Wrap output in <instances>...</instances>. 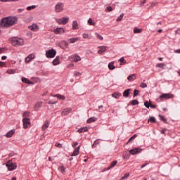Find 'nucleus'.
<instances>
[{
  "label": "nucleus",
  "mask_w": 180,
  "mask_h": 180,
  "mask_svg": "<svg viewBox=\"0 0 180 180\" xmlns=\"http://www.w3.org/2000/svg\"><path fill=\"white\" fill-rule=\"evenodd\" d=\"M115 62H110L109 64H108V68L109 70H115V68H116V67H115Z\"/></svg>",
  "instance_id": "nucleus-22"
},
{
  "label": "nucleus",
  "mask_w": 180,
  "mask_h": 180,
  "mask_svg": "<svg viewBox=\"0 0 180 180\" xmlns=\"http://www.w3.org/2000/svg\"><path fill=\"white\" fill-rule=\"evenodd\" d=\"M25 11V8H18V12H19V13L23 12Z\"/></svg>",
  "instance_id": "nucleus-59"
},
{
  "label": "nucleus",
  "mask_w": 180,
  "mask_h": 180,
  "mask_svg": "<svg viewBox=\"0 0 180 180\" xmlns=\"http://www.w3.org/2000/svg\"><path fill=\"white\" fill-rule=\"evenodd\" d=\"M32 9H36V6L32 5V6L27 7V11H32Z\"/></svg>",
  "instance_id": "nucleus-39"
},
{
  "label": "nucleus",
  "mask_w": 180,
  "mask_h": 180,
  "mask_svg": "<svg viewBox=\"0 0 180 180\" xmlns=\"http://www.w3.org/2000/svg\"><path fill=\"white\" fill-rule=\"evenodd\" d=\"M81 148V146H79L77 148L75 149L71 157H77L79 154V149Z\"/></svg>",
  "instance_id": "nucleus-10"
},
{
  "label": "nucleus",
  "mask_w": 180,
  "mask_h": 180,
  "mask_svg": "<svg viewBox=\"0 0 180 180\" xmlns=\"http://www.w3.org/2000/svg\"><path fill=\"white\" fill-rule=\"evenodd\" d=\"M42 102H38L35 104V105L34 106V110H35V112H37V110H39V109H40L41 108V105H42Z\"/></svg>",
  "instance_id": "nucleus-11"
},
{
  "label": "nucleus",
  "mask_w": 180,
  "mask_h": 180,
  "mask_svg": "<svg viewBox=\"0 0 180 180\" xmlns=\"http://www.w3.org/2000/svg\"><path fill=\"white\" fill-rule=\"evenodd\" d=\"M130 175L129 173H125L124 176L121 178V179H124V178H128V176Z\"/></svg>",
  "instance_id": "nucleus-47"
},
{
  "label": "nucleus",
  "mask_w": 180,
  "mask_h": 180,
  "mask_svg": "<svg viewBox=\"0 0 180 180\" xmlns=\"http://www.w3.org/2000/svg\"><path fill=\"white\" fill-rule=\"evenodd\" d=\"M150 108H151L152 109H155V108H157V105L150 103Z\"/></svg>",
  "instance_id": "nucleus-56"
},
{
  "label": "nucleus",
  "mask_w": 180,
  "mask_h": 180,
  "mask_svg": "<svg viewBox=\"0 0 180 180\" xmlns=\"http://www.w3.org/2000/svg\"><path fill=\"white\" fill-rule=\"evenodd\" d=\"M56 146L58 147V148H62L63 146L60 143H56Z\"/></svg>",
  "instance_id": "nucleus-50"
},
{
  "label": "nucleus",
  "mask_w": 180,
  "mask_h": 180,
  "mask_svg": "<svg viewBox=\"0 0 180 180\" xmlns=\"http://www.w3.org/2000/svg\"><path fill=\"white\" fill-rule=\"evenodd\" d=\"M14 133H15V129H11L6 134V137L11 138L12 137Z\"/></svg>",
  "instance_id": "nucleus-18"
},
{
  "label": "nucleus",
  "mask_w": 180,
  "mask_h": 180,
  "mask_svg": "<svg viewBox=\"0 0 180 180\" xmlns=\"http://www.w3.org/2000/svg\"><path fill=\"white\" fill-rule=\"evenodd\" d=\"M103 52L100 49L98 51V54H102Z\"/></svg>",
  "instance_id": "nucleus-64"
},
{
  "label": "nucleus",
  "mask_w": 180,
  "mask_h": 180,
  "mask_svg": "<svg viewBox=\"0 0 180 180\" xmlns=\"http://www.w3.org/2000/svg\"><path fill=\"white\" fill-rule=\"evenodd\" d=\"M150 105H151V103H150V102H148V101H145V103H144V106L146 108H147L148 109L150 108Z\"/></svg>",
  "instance_id": "nucleus-37"
},
{
  "label": "nucleus",
  "mask_w": 180,
  "mask_h": 180,
  "mask_svg": "<svg viewBox=\"0 0 180 180\" xmlns=\"http://www.w3.org/2000/svg\"><path fill=\"white\" fill-rule=\"evenodd\" d=\"M88 37H89V35H88V34H83V39H88Z\"/></svg>",
  "instance_id": "nucleus-54"
},
{
  "label": "nucleus",
  "mask_w": 180,
  "mask_h": 180,
  "mask_svg": "<svg viewBox=\"0 0 180 180\" xmlns=\"http://www.w3.org/2000/svg\"><path fill=\"white\" fill-rule=\"evenodd\" d=\"M14 25H18V17L16 16L5 17L0 21L1 27H11Z\"/></svg>",
  "instance_id": "nucleus-1"
},
{
  "label": "nucleus",
  "mask_w": 180,
  "mask_h": 180,
  "mask_svg": "<svg viewBox=\"0 0 180 180\" xmlns=\"http://www.w3.org/2000/svg\"><path fill=\"white\" fill-rule=\"evenodd\" d=\"M37 27H38L37 24H33L32 25L29 26V29L30 30H34V31L37 30Z\"/></svg>",
  "instance_id": "nucleus-21"
},
{
  "label": "nucleus",
  "mask_w": 180,
  "mask_h": 180,
  "mask_svg": "<svg viewBox=\"0 0 180 180\" xmlns=\"http://www.w3.org/2000/svg\"><path fill=\"white\" fill-rule=\"evenodd\" d=\"M123 158L124 160H127V158H130V155H123Z\"/></svg>",
  "instance_id": "nucleus-55"
},
{
  "label": "nucleus",
  "mask_w": 180,
  "mask_h": 180,
  "mask_svg": "<svg viewBox=\"0 0 180 180\" xmlns=\"http://www.w3.org/2000/svg\"><path fill=\"white\" fill-rule=\"evenodd\" d=\"M160 117V120H161L162 122H163V123H168L167 118H165L164 116L162 115H159Z\"/></svg>",
  "instance_id": "nucleus-29"
},
{
  "label": "nucleus",
  "mask_w": 180,
  "mask_h": 180,
  "mask_svg": "<svg viewBox=\"0 0 180 180\" xmlns=\"http://www.w3.org/2000/svg\"><path fill=\"white\" fill-rule=\"evenodd\" d=\"M123 16H124V13H122L117 18V22H120V20H122V19H123Z\"/></svg>",
  "instance_id": "nucleus-38"
},
{
  "label": "nucleus",
  "mask_w": 180,
  "mask_h": 180,
  "mask_svg": "<svg viewBox=\"0 0 180 180\" xmlns=\"http://www.w3.org/2000/svg\"><path fill=\"white\" fill-rule=\"evenodd\" d=\"M63 11H64V4L58 2L55 6V12H63Z\"/></svg>",
  "instance_id": "nucleus-6"
},
{
  "label": "nucleus",
  "mask_w": 180,
  "mask_h": 180,
  "mask_svg": "<svg viewBox=\"0 0 180 180\" xmlns=\"http://www.w3.org/2000/svg\"><path fill=\"white\" fill-rule=\"evenodd\" d=\"M6 166L7 167L8 171H14V169H16L17 167L16 164H13L12 160H9L6 163Z\"/></svg>",
  "instance_id": "nucleus-4"
},
{
  "label": "nucleus",
  "mask_w": 180,
  "mask_h": 180,
  "mask_svg": "<svg viewBox=\"0 0 180 180\" xmlns=\"http://www.w3.org/2000/svg\"><path fill=\"white\" fill-rule=\"evenodd\" d=\"M144 4H146V0H143V1L141 2V6H143Z\"/></svg>",
  "instance_id": "nucleus-63"
},
{
  "label": "nucleus",
  "mask_w": 180,
  "mask_h": 180,
  "mask_svg": "<svg viewBox=\"0 0 180 180\" xmlns=\"http://www.w3.org/2000/svg\"><path fill=\"white\" fill-rule=\"evenodd\" d=\"M70 20L69 18L63 17L62 18L63 25H67Z\"/></svg>",
  "instance_id": "nucleus-25"
},
{
  "label": "nucleus",
  "mask_w": 180,
  "mask_h": 180,
  "mask_svg": "<svg viewBox=\"0 0 180 180\" xmlns=\"http://www.w3.org/2000/svg\"><path fill=\"white\" fill-rule=\"evenodd\" d=\"M106 11H108V12H112V11H113V8H112V6H107Z\"/></svg>",
  "instance_id": "nucleus-49"
},
{
  "label": "nucleus",
  "mask_w": 180,
  "mask_h": 180,
  "mask_svg": "<svg viewBox=\"0 0 180 180\" xmlns=\"http://www.w3.org/2000/svg\"><path fill=\"white\" fill-rule=\"evenodd\" d=\"M56 22H57V23H58V25H63V19H61V18H57L56 19Z\"/></svg>",
  "instance_id": "nucleus-44"
},
{
  "label": "nucleus",
  "mask_w": 180,
  "mask_h": 180,
  "mask_svg": "<svg viewBox=\"0 0 180 180\" xmlns=\"http://www.w3.org/2000/svg\"><path fill=\"white\" fill-rule=\"evenodd\" d=\"M112 96L113 98H115V99H119V98H120V96H122V94L119 93V92H115L112 94Z\"/></svg>",
  "instance_id": "nucleus-19"
},
{
  "label": "nucleus",
  "mask_w": 180,
  "mask_h": 180,
  "mask_svg": "<svg viewBox=\"0 0 180 180\" xmlns=\"http://www.w3.org/2000/svg\"><path fill=\"white\" fill-rule=\"evenodd\" d=\"M56 54H57V51L54 49L46 51L47 58H54Z\"/></svg>",
  "instance_id": "nucleus-3"
},
{
  "label": "nucleus",
  "mask_w": 180,
  "mask_h": 180,
  "mask_svg": "<svg viewBox=\"0 0 180 180\" xmlns=\"http://www.w3.org/2000/svg\"><path fill=\"white\" fill-rule=\"evenodd\" d=\"M135 79H136V75H134V74H132V75L128 76V77H127L128 81H134Z\"/></svg>",
  "instance_id": "nucleus-23"
},
{
  "label": "nucleus",
  "mask_w": 180,
  "mask_h": 180,
  "mask_svg": "<svg viewBox=\"0 0 180 180\" xmlns=\"http://www.w3.org/2000/svg\"><path fill=\"white\" fill-rule=\"evenodd\" d=\"M50 126V121L46 120L45 124L42 126V131H44Z\"/></svg>",
  "instance_id": "nucleus-13"
},
{
  "label": "nucleus",
  "mask_w": 180,
  "mask_h": 180,
  "mask_svg": "<svg viewBox=\"0 0 180 180\" xmlns=\"http://www.w3.org/2000/svg\"><path fill=\"white\" fill-rule=\"evenodd\" d=\"M48 103H49V105H54V104H56V103H57V102H53V101H49V102H48Z\"/></svg>",
  "instance_id": "nucleus-57"
},
{
  "label": "nucleus",
  "mask_w": 180,
  "mask_h": 180,
  "mask_svg": "<svg viewBox=\"0 0 180 180\" xmlns=\"http://www.w3.org/2000/svg\"><path fill=\"white\" fill-rule=\"evenodd\" d=\"M119 61L120 62V65H123V64H126V60H124V58H121Z\"/></svg>",
  "instance_id": "nucleus-33"
},
{
  "label": "nucleus",
  "mask_w": 180,
  "mask_h": 180,
  "mask_svg": "<svg viewBox=\"0 0 180 180\" xmlns=\"http://www.w3.org/2000/svg\"><path fill=\"white\" fill-rule=\"evenodd\" d=\"M99 144V142L98 141H95L94 144L92 145V148H94V147H95V146Z\"/></svg>",
  "instance_id": "nucleus-53"
},
{
  "label": "nucleus",
  "mask_w": 180,
  "mask_h": 180,
  "mask_svg": "<svg viewBox=\"0 0 180 180\" xmlns=\"http://www.w3.org/2000/svg\"><path fill=\"white\" fill-rule=\"evenodd\" d=\"M140 87L141 88H147V84L142 82L140 84Z\"/></svg>",
  "instance_id": "nucleus-42"
},
{
  "label": "nucleus",
  "mask_w": 180,
  "mask_h": 180,
  "mask_svg": "<svg viewBox=\"0 0 180 180\" xmlns=\"http://www.w3.org/2000/svg\"><path fill=\"white\" fill-rule=\"evenodd\" d=\"M71 112V109L65 108L61 112V115H68Z\"/></svg>",
  "instance_id": "nucleus-20"
},
{
  "label": "nucleus",
  "mask_w": 180,
  "mask_h": 180,
  "mask_svg": "<svg viewBox=\"0 0 180 180\" xmlns=\"http://www.w3.org/2000/svg\"><path fill=\"white\" fill-rule=\"evenodd\" d=\"M34 58V54H30L26 58H25V63H30L32 60Z\"/></svg>",
  "instance_id": "nucleus-12"
},
{
  "label": "nucleus",
  "mask_w": 180,
  "mask_h": 180,
  "mask_svg": "<svg viewBox=\"0 0 180 180\" xmlns=\"http://www.w3.org/2000/svg\"><path fill=\"white\" fill-rule=\"evenodd\" d=\"M22 117H25V118L30 117V112L29 111L24 112L22 115Z\"/></svg>",
  "instance_id": "nucleus-27"
},
{
  "label": "nucleus",
  "mask_w": 180,
  "mask_h": 180,
  "mask_svg": "<svg viewBox=\"0 0 180 180\" xmlns=\"http://www.w3.org/2000/svg\"><path fill=\"white\" fill-rule=\"evenodd\" d=\"M53 64L54 65H58V64H60V56H56V58L53 60Z\"/></svg>",
  "instance_id": "nucleus-16"
},
{
  "label": "nucleus",
  "mask_w": 180,
  "mask_h": 180,
  "mask_svg": "<svg viewBox=\"0 0 180 180\" xmlns=\"http://www.w3.org/2000/svg\"><path fill=\"white\" fill-rule=\"evenodd\" d=\"M131 105H132V106H135V105H139V101L138 100H132L130 102Z\"/></svg>",
  "instance_id": "nucleus-32"
},
{
  "label": "nucleus",
  "mask_w": 180,
  "mask_h": 180,
  "mask_svg": "<svg viewBox=\"0 0 180 180\" xmlns=\"http://www.w3.org/2000/svg\"><path fill=\"white\" fill-rule=\"evenodd\" d=\"M148 122H150V123H155V117H150L148 120Z\"/></svg>",
  "instance_id": "nucleus-35"
},
{
  "label": "nucleus",
  "mask_w": 180,
  "mask_h": 180,
  "mask_svg": "<svg viewBox=\"0 0 180 180\" xmlns=\"http://www.w3.org/2000/svg\"><path fill=\"white\" fill-rule=\"evenodd\" d=\"M174 98V94H162L160 97L159 99H160L161 101H164L165 99H172Z\"/></svg>",
  "instance_id": "nucleus-5"
},
{
  "label": "nucleus",
  "mask_w": 180,
  "mask_h": 180,
  "mask_svg": "<svg viewBox=\"0 0 180 180\" xmlns=\"http://www.w3.org/2000/svg\"><path fill=\"white\" fill-rule=\"evenodd\" d=\"M75 63H78V61H81V58L79 57V56H76L75 57Z\"/></svg>",
  "instance_id": "nucleus-40"
},
{
  "label": "nucleus",
  "mask_w": 180,
  "mask_h": 180,
  "mask_svg": "<svg viewBox=\"0 0 180 180\" xmlns=\"http://www.w3.org/2000/svg\"><path fill=\"white\" fill-rule=\"evenodd\" d=\"M143 32V29L134 27V33H141Z\"/></svg>",
  "instance_id": "nucleus-31"
},
{
  "label": "nucleus",
  "mask_w": 180,
  "mask_h": 180,
  "mask_svg": "<svg viewBox=\"0 0 180 180\" xmlns=\"http://www.w3.org/2000/svg\"><path fill=\"white\" fill-rule=\"evenodd\" d=\"M60 169H61L62 174H64L65 172V169L64 168V166H61Z\"/></svg>",
  "instance_id": "nucleus-52"
},
{
  "label": "nucleus",
  "mask_w": 180,
  "mask_h": 180,
  "mask_svg": "<svg viewBox=\"0 0 180 180\" xmlns=\"http://www.w3.org/2000/svg\"><path fill=\"white\" fill-rule=\"evenodd\" d=\"M97 39H99V40H103V37L101 36V34L96 33Z\"/></svg>",
  "instance_id": "nucleus-43"
},
{
  "label": "nucleus",
  "mask_w": 180,
  "mask_h": 180,
  "mask_svg": "<svg viewBox=\"0 0 180 180\" xmlns=\"http://www.w3.org/2000/svg\"><path fill=\"white\" fill-rule=\"evenodd\" d=\"M134 139V138H132V136L129 139L128 142L127 143V144H129V143H130L131 141H133Z\"/></svg>",
  "instance_id": "nucleus-61"
},
{
  "label": "nucleus",
  "mask_w": 180,
  "mask_h": 180,
  "mask_svg": "<svg viewBox=\"0 0 180 180\" xmlns=\"http://www.w3.org/2000/svg\"><path fill=\"white\" fill-rule=\"evenodd\" d=\"M74 75L75 77H79L81 75V73L79 72H75Z\"/></svg>",
  "instance_id": "nucleus-51"
},
{
  "label": "nucleus",
  "mask_w": 180,
  "mask_h": 180,
  "mask_svg": "<svg viewBox=\"0 0 180 180\" xmlns=\"http://www.w3.org/2000/svg\"><path fill=\"white\" fill-rule=\"evenodd\" d=\"M78 133H85V131H88V127H81L77 130Z\"/></svg>",
  "instance_id": "nucleus-17"
},
{
  "label": "nucleus",
  "mask_w": 180,
  "mask_h": 180,
  "mask_svg": "<svg viewBox=\"0 0 180 180\" xmlns=\"http://www.w3.org/2000/svg\"><path fill=\"white\" fill-rule=\"evenodd\" d=\"M22 124L24 129H27L29 125H30V119L29 118H23L22 119Z\"/></svg>",
  "instance_id": "nucleus-8"
},
{
  "label": "nucleus",
  "mask_w": 180,
  "mask_h": 180,
  "mask_svg": "<svg viewBox=\"0 0 180 180\" xmlns=\"http://www.w3.org/2000/svg\"><path fill=\"white\" fill-rule=\"evenodd\" d=\"M116 164H117V160H114L111 162L110 165L106 169V171H109V169L113 168V167H115V165H116Z\"/></svg>",
  "instance_id": "nucleus-15"
},
{
  "label": "nucleus",
  "mask_w": 180,
  "mask_h": 180,
  "mask_svg": "<svg viewBox=\"0 0 180 180\" xmlns=\"http://www.w3.org/2000/svg\"><path fill=\"white\" fill-rule=\"evenodd\" d=\"M53 32L55 34H63V33H65V30L64 28H56L54 30Z\"/></svg>",
  "instance_id": "nucleus-9"
},
{
  "label": "nucleus",
  "mask_w": 180,
  "mask_h": 180,
  "mask_svg": "<svg viewBox=\"0 0 180 180\" xmlns=\"http://www.w3.org/2000/svg\"><path fill=\"white\" fill-rule=\"evenodd\" d=\"M140 94V91L135 89L134 91V98H136V96H138V95Z\"/></svg>",
  "instance_id": "nucleus-36"
},
{
  "label": "nucleus",
  "mask_w": 180,
  "mask_h": 180,
  "mask_svg": "<svg viewBox=\"0 0 180 180\" xmlns=\"http://www.w3.org/2000/svg\"><path fill=\"white\" fill-rule=\"evenodd\" d=\"M4 51H5V48H0V54H1V53H4Z\"/></svg>",
  "instance_id": "nucleus-62"
},
{
  "label": "nucleus",
  "mask_w": 180,
  "mask_h": 180,
  "mask_svg": "<svg viewBox=\"0 0 180 180\" xmlns=\"http://www.w3.org/2000/svg\"><path fill=\"white\" fill-rule=\"evenodd\" d=\"M96 117H91L87 120V123H92V122H96Z\"/></svg>",
  "instance_id": "nucleus-26"
},
{
  "label": "nucleus",
  "mask_w": 180,
  "mask_h": 180,
  "mask_svg": "<svg viewBox=\"0 0 180 180\" xmlns=\"http://www.w3.org/2000/svg\"><path fill=\"white\" fill-rule=\"evenodd\" d=\"M11 44L15 47H19V46H23V39L13 37L11 38Z\"/></svg>",
  "instance_id": "nucleus-2"
},
{
  "label": "nucleus",
  "mask_w": 180,
  "mask_h": 180,
  "mask_svg": "<svg viewBox=\"0 0 180 180\" xmlns=\"http://www.w3.org/2000/svg\"><path fill=\"white\" fill-rule=\"evenodd\" d=\"M98 48H100V50L103 53H105V51H106V49H108V46H99Z\"/></svg>",
  "instance_id": "nucleus-34"
},
{
  "label": "nucleus",
  "mask_w": 180,
  "mask_h": 180,
  "mask_svg": "<svg viewBox=\"0 0 180 180\" xmlns=\"http://www.w3.org/2000/svg\"><path fill=\"white\" fill-rule=\"evenodd\" d=\"M143 151V149L140 148H135L134 149H131L129 150V153L131 154L132 155H136V154H140Z\"/></svg>",
  "instance_id": "nucleus-7"
},
{
  "label": "nucleus",
  "mask_w": 180,
  "mask_h": 180,
  "mask_svg": "<svg viewBox=\"0 0 180 180\" xmlns=\"http://www.w3.org/2000/svg\"><path fill=\"white\" fill-rule=\"evenodd\" d=\"M63 44L65 46V47H68V42L66 41H63Z\"/></svg>",
  "instance_id": "nucleus-58"
},
{
  "label": "nucleus",
  "mask_w": 180,
  "mask_h": 180,
  "mask_svg": "<svg viewBox=\"0 0 180 180\" xmlns=\"http://www.w3.org/2000/svg\"><path fill=\"white\" fill-rule=\"evenodd\" d=\"M123 96L124 98H129V96H130V89H128L123 92Z\"/></svg>",
  "instance_id": "nucleus-14"
},
{
  "label": "nucleus",
  "mask_w": 180,
  "mask_h": 180,
  "mask_svg": "<svg viewBox=\"0 0 180 180\" xmlns=\"http://www.w3.org/2000/svg\"><path fill=\"white\" fill-rule=\"evenodd\" d=\"M56 96H57V98H58L59 99H62V100L65 99V97H64V96H61L60 94H57L56 95Z\"/></svg>",
  "instance_id": "nucleus-45"
},
{
  "label": "nucleus",
  "mask_w": 180,
  "mask_h": 180,
  "mask_svg": "<svg viewBox=\"0 0 180 180\" xmlns=\"http://www.w3.org/2000/svg\"><path fill=\"white\" fill-rule=\"evenodd\" d=\"M78 40H79L78 37L69 39L70 43H75V41H78Z\"/></svg>",
  "instance_id": "nucleus-30"
},
{
  "label": "nucleus",
  "mask_w": 180,
  "mask_h": 180,
  "mask_svg": "<svg viewBox=\"0 0 180 180\" xmlns=\"http://www.w3.org/2000/svg\"><path fill=\"white\" fill-rule=\"evenodd\" d=\"M158 68H165V64H164V63H160V64L158 65Z\"/></svg>",
  "instance_id": "nucleus-46"
},
{
  "label": "nucleus",
  "mask_w": 180,
  "mask_h": 180,
  "mask_svg": "<svg viewBox=\"0 0 180 180\" xmlns=\"http://www.w3.org/2000/svg\"><path fill=\"white\" fill-rule=\"evenodd\" d=\"M88 23L89 25H90V26H95V25H96V23L94 22V20H92V18H89Z\"/></svg>",
  "instance_id": "nucleus-28"
},
{
  "label": "nucleus",
  "mask_w": 180,
  "mask_h": 180,
  "mask_svg": "<svg viewBox=\"0 0 180 180\" xmlns=\"http://www.w3.org/2000/svg\"><path fill=\"white\" fill-rule=\"evenodd\" d=\"M78 146V142H75L74 144L72 145V146L74 148L77 147Z\"/></svg>",
  "instance_id": "nucleus-60"
},
{
  "label": "nucleus",
  "mask_w": 180,
  "mask_h": 180,
  "mask_svg": "<svg viewBox=\"0 0 180 180\" xmlns=\"http://www.w3.org/2000/svg\"><path fill=\"white\" fill-rule=\"evenodd\" d=\"M7 74H15V70H8Z\"/></svg>",
  "instance_id": "nucleus-48"
},
{
  "label": "nucleus",
  "mask_w": 180,
  "mask_h": 180,
  "mask_svg": "<svg viewBox=\"0 0 180 180\" xmlns=\"http://www.w3.org/2000/svg\"><path fill=\"white\" fill-rule=\"evenodd\" d=\"M22 82H24L25 84H27L29 82V79L25 77H22Z\"/></svg>",
  "instance_id": "nucleus-41"
},
{
  "label": "nucleus",
  "mask_w": 180,
  "mask_h": 180,
  "mask_svg": "<svg viewBox=\"0 0 180 180\" xmlns=\"http://www.w3.org/2000/svg\"><path fill=\"white\" fill-rule=\"evenodd\" d=\"M77 27H78V22L75 20V21L72 22V30H76Z\"/></svg>",
  "instance_id": "nucleus-24"
}]
</instances>
